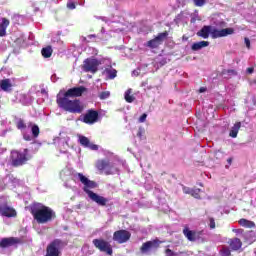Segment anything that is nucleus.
<instances>
[{"mask_svg": "<svg viewBox=\"0 0 256 256\" xmlns=\"http://www.w3.org/2000/svg\"><path fill=\"white\" fill-rule=\"evenodd\" d=\"M74 179L80 181V183L83 185L82 189L84 193L88 195L91 201L97 203V205H100V207H105V205L109 203V199L91 191V189H97V182L90 180L87 178V176L83 175V173H75Z\"/></svg>", "mask_w": 256, "mask_h": 256, "instance_id": "nucleus-1", "label": "nucleus"}, {"mask_svg": "<svg viewBox=\"0 0 256 256\" xmlns=\"http://www.w3.org/2000/svg\"><path fill=\"white\" fill-rule=\"evenodd\" d=\"M57 104L60 109L68 113H83V104L76 98H71L60 91L57 95Z\"/></svg>", "mask_w": 256, "mask_h": 256, "instance_id": "nucleus-2", "label": "nucleus"}, {"mask_svg": "<svg viewBox=\"0 0 256 256\" xmlns=\"http://www.w3.org/2000/svg\"><path fill=\"white\" fill-rule=\"evenodd\" d=\"M32 215L37 223H49V221L55 219V211L43 204L34 206L32 208Z\"/></svg>", "mask_w": 256, "mask_h": 256, "instance_id": "nucleus-3", "label": "nucleus"}, {"mask_svg": "<svg viewBox=\"0 0 256 256\" xmlns=\"http://www.w3.org/2000/svg\"><path fill=\"white\" fill-rule=\"evenodd\" d=\"M31 157L29 156V150L24 149L22 152L14 150L11 152V160L13 167H21L25 165Z\"/></svg>", "mask_w": 256, "mask_h": 256, "instance_id": "nucleus-4", "label": "nucleus"}, {"mask_svg": "<svg viewBox=\"0 0 256 256\" xmlns=\"http://www.w3.org/2000/svg\"><path fill=\"white\" fill-rule=\"evenodd\" d=\"M96 167L99 171H105L106 175H115L119 171L115 164L109 162V160H98Z\"/></svg>", "mask_w": 256, "mask_h": 256, "instance_id": "nucleus-5", "label": "nucleus"}, {"mask_svg": "<svg viewBox=\"0 0 256 256\" xmlns=\"http://www.w3.org/2000/svg\"><path fill=\"white\" fill-rule=\"evenodd\" d=\"M101 61L95 58H87L83 61L82 70L85 73H97Z\"/></svg>", "mask_w": 256, "mask_h": 256, "instance_id": "nucleus-6", "label": "nucleus"}, {"mask_svg": "<svg viewBox=\"0 0 256 256\" xmlns=\"http://www.w3.org/2000/svg\"><path fill=\"white\" fill-rule=\"evenodd\" d=\"M92 243L94 247H96V249H99L102 253H106L107 255H113V248L111 247V244L106 240L102 238L94 239Z\"/></svg>", "mask_w": 256, "mask_h": 256, "instance_id": "nucleus-7", "label": "nucleus"}, {"mask_svg": "<svg viewBox=\"0 0 256 256\" xmlns=\"http://www.w3.org/2000/svg\"><path fill=\"white\" fill-rule=\"evenodd\" d=\"M159 245H161V241H159V239L147 241L142 244L140 252L143 253L144 255H147L151 253V251L159 249Z\"/></svg>", "mask_w": 256, "mask_h": 256, "instance_id": "nucleus-8", "label": "nucleus"}, {"mask_svg": "<svg viewBox=\"0 0 256 256\" xmlns=\"http://www.w3.org/2000/svg\"><path fill=\"white\" fill-rule=\"evenodd\" d=\"M235 30L233 28L217 29L215 26H211L210 35L212 39H219L220 37H227V35H233Z\"/></svg>", "mask_w": 256, "mask_h": 256, "instance_id": "nucleus-9", "label": "nucleus"}, {"mask_svg": "<svg viewBox=\"0 0 256 256\" xmlns=\"http://www.w3.org/2000/svg\"><path fill=\"white\" fill-rule=\"evenodd\" d=\"M168 36H169V33L167 31L162 32L158 34L157 37H155L154 39L149 40L146 43V47H149L150 49H157L159 45H163V41H165V39H167Z\"/></svg>", "mask_w": 256, "mask_h": 256, "instance_id": "nucleus-10", "label": "nucleus"}, {"mask_svg": "<svg viewBox=\"0 0 256 256\" xmlns=\"http://www.w3.org/2000/svg\"><path fill=\"white\" fill-rule=\"evenodd\" d=\"M15 123L17 129L22 132L25 141H33V137L27 132V129H29V123H25V120L21 118L16 119Z\"/></svg>", "mask_w": 256, "mask_h": 256, "instance_id": "nucleus-11", "label": "nucleus"}, {"mask_svg": "<svg viewBox=\"0 0 256 256\" xmlns=\"http://www.w3.org/2000/svg\"><path fill=\"white\" fill-rule=\"evenodd\" d=\"M129 239H131V232L127 230H118L113 234V241H115L116 243H127Z\"/></svg>", "mask_w": 256, "mask_h": 256, "instance_id": "nucleus-12", "label": "nucleus"}, {"mask_svg": "<svg viewBox=\"0 0 256 256\" xmlns=\"http://www.w3.org/2000/svg\"><path fill=\"white\" fill-rule=\"evenodd\" d=\"M17 243H19V239L14 237L1 239L0 253H5V249H9V247H13V245H17Z\"/></svg>", "mask_w": 256, "mask_h": 256, "instance_id": "nucleus-13", "label": "nucleus"}, {"mask_svg": "<svg viewBox=\"0 0 256 256\" xmlns=\"http://www.w3.org/2000/svg\"><path fill=\"white\" fill-rule=\"evenodd\" d=\"M183 233L188 241H199L203 237V231H193L189 228H184Z\"/></svg>", "mask_w": 256, "mask_h": 256, "instance_id": "nucleus-14", "label": "nucleus"}, {"mask_svg": "<svg viewBox=\"0 0 256 256\" xmlns=\"http://www.w3.org/2000/svg\"><path fill=\"white\" fill-rule=\"evenodd\" d=\"M97 119H99V113L95 110H89L82 118L83 123L87 125H93V123H97Z\"/></svg>", "mask_w": 256, "mask_h": 256, "instance_id": "nucleus-15", "label": "nucleus"}, {"mask_svg": "<svg viewBox=\"0 0 256 256\" xmlns=\"http://www.w3.org/2000/svg\"><path fill=\"white\" fill-rule=\"evenodd\" d=\"M86 89L83 86L74 87L68 89L66 92L63 91V95L75 99V97H81L85 93Z\"/></svg>", "mask_w": 256, "mask_h": 256, "instance_id": "nucleus-16", "label": "nucleus"}, {"mask_svg": "<svg viewBox=\"0 0 256 256\" xmlns=\"http://www.w3.org/2000/svg\"><path fill=\"white\" fill-rule=\"evenodd\" d=\"M59 247H61L60 240H54L48 247L46 256H59Z\"/></svg>", "mask_w": 256, "mask_h": 256, "instance_id": "nucleus-17", "label": "nucleus"}, {"mask_svg": "<svg viewBox=\"0 0 256 256\" xmlns=\"http://www.w3.org/2000/svg\"><path fill=\"white\" fill-rule=\"evenodd\" d=\"M0 215H2V217H15L17 212L15 209L4 204L0 206Z\"/></svg>", "mask_w": 256, "mask_h": 256, "instance_id": "nucleus-18", "label": "nucleus"}, {"mask_svg": "<svg viewBox=\"0 0 256 256\" xmlns=\"http://www.w3.org/2000/svg\"><path fill=\"white\" fill-rule=\"evenodd\" d=\"M79 143L82 145V147H86L88 149H91V151H97L99 149V146L95 144H91V141H89V138L85 136H79Z\"/></svg>", "mask_w": 256, "mask_h": 256, "instance_id": "nucleus-19", "label": "nucleus"}, {"mask_svg": "<svg viewBox=\"0 0 256 256\" xmlns=\"http://www.w3.org/2000/svg\"><path fill=\"white\" fill-rule=\"evenodd\" d=\"M9 20L7 18H0V37L7 35V27H9Z\"/></svg>", "mask_w": 256, "mask_h": 256, "instance_id": "nucleus-20", "label": "nucleus"}, {"mask_svg": "<svg viewBox=\"0 0 256 256\" xmlns=\"http://www.w3.org/2000/svg\"><path fill=\"white\" fill-rule=\"evenodd\" d=\"M28 129H31L32 139H37V137H39L40 130L38 125L33 122H28Z\"/></svg>", "mask_w": 256, "mask_h": 256, "instance_id": "nucleus-21", "label": "nucleus"}, {"mask_svg": "<svg viewBox=\"0 0 256 256\" xmlns=\"http://www.w3.org/2000/svg\"><path fill=\"white\" fill-rule=\"evenodd\" d=\"M55 143H58L60 147H69V138L67 135H61L55 139Z\"/></svg>", "mask_w": 256, "mask_h": 256, "instance_id": "nucleus-22", "label": "nucleus"}, {"mask_svg": "<svg viewBox=\"0 0 256 256\" xmlns=\"http://www.w3.org/2000/svg\"><path fill=\"white\" fill-rule=\"evenodd\" d=\"M197 35L203 39H209V35H211V26H204L200 31H198Z\"/></svg>", "mask_w": 256, "mask_h": 256, "instance_id": "nucleus-23", "label": "nucleus"}, {"mask_svg": "<svg viewBox=\"0 0 256 256\" xmlns=\"http://www.w3.org/2000/svg\"><path fill=\"white\" fill-rule=\"evenodd\" d=\"M229 245L233 251H239V248L242 247L243 243L239 238H233L229 241Z\"/></svg>", "mask_w": 256, "mask_h": 256, "instance_id": "nucleus-24", "label": "nucleus"}, {"mask_svg": "<svg viewBox=\"0 0 256 256\" xmlns=\"http://www.w3.org/2000/svg\"><path fill=\"white\" fill-rule=\"evenodd\" d=\"M203 47H209V42L208 41L196 42L192 45L191 49L192 51H201Z\"/></svg>", "mask_w": 256, "mask_h": 256, "instance_id": "nucleus-25", "label": "nucleus"}, {"mask_svg": "<svg viewBox=\"0 0 256 256\" xmlns=\"http://www.w3.org/2000/svg\"><path fill=\"white\" fill-rule=\"evenodd\" d=\"M75 5H85V0H68L67 8L73 10L76 8Z\"/></svg>", "mask_w": 256, "mask_h": 256, "instance_id": "nucleus-26", "label": "nucleus"}, {"mask_svg": "<svg viewBox=\"0 0 256 256\" xmlns=\"http://www.w3.org/2000/svg\"><path fill=\"white\" fill-rule=\"evenodd\" d=\"M11 87H13V85L11 84V80L9 79L1 80L0 88L2 89V91H11Z\"/></svg>", "mask_w": 256, "mask_h": 256, "instance_id": "nucleus-27", "label": "nucleus"}, {"mask_svg": "<svg viewBox=\"0 0 256 256\" xmlns=\"http://www.w3.org/2000/svg\"><path fill=\"white\" fill-rule=\"evenodd\" d=\"M211 25H215V27H225V21L221 20L219 16H213L211 19Z\"/></svg>", "mask_w": 256, "mask_h": 256, "instance_id": "nucleus-28", "label": "nucleus"}, {"mask_svg": "<svg viewBox=\"0 0 256 256\" xmlns=\"http://www.w3.org/2000/svg\"><path fill=\"white\" fill-rule=\"evenodd\" d=\"M104 73L107 75L109 79H115L117 77V70L113 67H108L104 70Z\"/></svg>", "mask_w": 256, "mask_h": 256, "instance_id": "nucleus-29", "label": "nucleus"}, {"mask_svg": "<svg viewBox=\"0 0 256 256\" xmlns=\"http://www.w3.org/2000/svg\"><path fill=\"white\" fill-rule=\"evenodd\" d=\"M239 129H241V122H237L236 124H234L229 134L230 137L235 139L239 133Z\"/></svg>", "mask_w": 256, "mask_h": 256, "instance_id": "nucleus-30", "label": "nucleus"}, {"mask_svg": "<svg viewBox=\"0 0 256 256\" xmlns=\"http://www.w3.org/2000/svg\"><path fill=\"white\" fill-rule=\"evenodd\" d=\"M41 54L45 59H49V57L53 55V48H51V46H47L42 49Z\"/></svg>", "mask_w": 256, "mask_h": 256, "instance_id": "nucleus-31", "label": "nucleus"}, {"mask_svg": "<svg viewBox=\"0 0 256 256\" xmlns=\"http://www.w3.org/2000/svg\"><path fill=\"white\" fill-rule=\"evenodd\" d=\"M131 93H133V91L128 89L124 94V99L127 101V103H133V101H135V97L131 95Z\"/></svg>", "mask_w": 256, "mask_h": 256, "instance_id": "nucleus-32", "label": "nucleus"}, {"mask_svg": "<svg viewBox=\"0 0 256 256\" xmlns=\"http://www.w3.org/2000/svg\"><path fill=\"white\" fill-rule=\"evenodd\" d=\"M239 224L242 226V227H248L249 229L255 227V223L254 222H251L247 219H240L239 220Z\"/></svg>", "mask_w": 256, "mask_h": 256, "instance_id": "nucleus-33", "label": "nucleus"}, {"mask_svg": "<svg viewBox=\"0 0 256 256\" xmlns=\"http://www.w3.org/2000/svg\"><path fill=\"white\" fill-rule=\"evenodd\" d=\"M220 254L221 256H231V249H229V247H223L220 250Z\"/></svg>", "mask_w": 256, "mask_h": 256, "instance_id": "nucleus-34", "label": "nucleus"}, {"mask_svg": "<svg viewBox=\"0 0 256 256\" xmlns=\"http://www.w3.org/2000/svg\"><path fill=\"white\" fill-rule=\"evenodd\" d=\"M192 2L196 7H203L207 3V0H192Z\"/></svg>", "mask_w": 256, "mask_h": 256, "instance_id": "nucleus-35", "label": "nucleus"}, {"mask_svg": "<svg viewBox=\"0 0 256 256\" xmlns=\"http://www.w3.org/2000/svg\"><path fill=\"white\" fill-rule=\"evenodd\" d=\"M199 193H201L200 189H194L192 190V197H194L195 199H201V196L199 195Z\"/></svg>", "mask_w": 256, "mask_h": 256, "instance_id": "nucleus-36", "label": "nucleus"}, {"mask_svg": "<svg viewBox=\"0 0 256 256\" xmlns=\"http://www.w3.org/2000/svg\"><path fill=\"white\" fill-rule=\"evenodd\" d=\"M109 95H111L109 91L102 92L100 94V99H109Z\"/></svg>", "mask_w": 256, "mask_h": 256, "instance_id": "nucleus-37", "label": "nucleus"}, {"mask_svg": "<svg viewBox=\"0 0 256 256\" xmlns=\"http://www.w3.org/2000/svg\"><path fill=\"white\" fill-rule=\"evenodd\" d=\"M226 73L229 77H235V75H237V71L233 69L227 70Z\"/></svg>", "mask_w": 256, "mask_h": 256, "instance_id": "nucleus-38", "label": "nucleus"}, {"mask_svg": "<svg viewBox=\"0 0 256 256\" xmlns=\"http://www.w3.org/2000/svg\"><path fill=\"white\" fill-rule=\"evenodd\" d=\"M166 256H177V253L173 252L171 249H166L165 251Z\"/></svg>", "mask_w": 256, "mask_h": 256, "instance_id": "nucleus-39", "label": "nucleus"}, {"mask_svg": "<svg viewBox=\"0 0 256 256\" xmlns=\"http://www.w3.org/2000/svg\"><path fill=\"white\" fill-rule=\"evenodd\" d=\"M147 121V114H142L139 118V123H145Z\"/></svg>", "mask_w": 256, "mask_h": 256, "instance_id": "nucleus-40", "label": "nucleus"}, {"mask_svg": "<svg viewBox=\"0 0 256 256\" xmlns=\"http://www.w3.org/2000/svg\"><path fill=\"white\" fill-rule=\"evenodd\" d=\"M192 192H193V189L188 187H183V193H186V195H191Z\"/></svg>", "mask_w": 256, "mask_h": 256, "instance_id": "nucleus-41", "label": "nucleus"}, {"mask_svg": "<svg viewBox=\"0 0 256 256\" xmlns=\"http://www.w3.org/2000/svg\"><path fill=\"white\" fill-rule=\"evenodd\" d=\"M209 227L210 229H215V219L209 218Z\"/></svg>", "mask_w": 256, "mask_h": 256, "instance_id": "nucleus-42", "label": "nucleus"}, {"mask_svg": "<svg viewBox=\"0 0 256 256\" xmlns=\"http://www.w3.org/2000/svg\"><path fill=\"white\" fill-rule=\"evenodd\" d=\"M244 43H245L247 49H251V40H249V38H245Z\"/></svg>", "mask_w": 256, "mask_h": 256, "instance_id": "nucleus-43", "label": "nucleus"}, {"mask_svg": "<svg viewBox=\"0 0 256 256\" xmlns=\"http://www.w3.org/2000/svg\"><path fill=\"white\" fill-rule=\"evenodd\" d=\"M97 19H101V21H104V23H111V20L107 17L100 16L97 17Z\"/></svg>", "mask_w": 256, "mask_h": 256, "instance_id": "nucleus-44", "label": "nucleus"}, {"mask_svg": "<svg viewBox=\"0 0 256 256\" xmlns=\"http://www.w3.org/2000/svg\"><path fill=\"white\" fill-rule=\"evenodd\" d=\"M51 81H52L53 83H55V82L57 81V74H53V75L51 76Z\"/></svg>", "mask_w": 256, "mask_h": 256, "instance_id": "nucleus-45", "label": "nucleus"}, {"mask_svg": "<svg viewBox=\"0 0 256 256\" xmlns=\"http://www.w3.org/2000/svg\"><path fill=\"white\" fill-rule=\"evenodd\" d=\"M234 233H236L237 235L243 233V230L242 229H234L233 230Z\"/></svg>", "mask_w": 256, "mask_h": 256, "instance_id": "nucleus-46", "label": "nucleus"}, {"mask_svg": "<svg viewBox=\"0 0 256 256\" xmlns=\"http://www.w3.org/2000/svg\"><path fill=\"white\" fill-rule=\"evenodd\" d=\"M132 75H133L134 77H138V75H139V69L134 70V71L132 72Z\"/></svg>", "mask_w": 256, "mask_h": 256, "instance_id": "nucleus-47", "label": "nucleus"}, {"mask_svg": "<svg viewBox=\"0 0 256 256\" xmlns=\"http://www.w3.org/2000/svg\"><path fill=\"white\" fill-rule=\"evenodd\" d=\"M205 91H207V88H205V87H201L199 89V93H205Z\"/></svg>", "mask_w": 256, "mask_h": 256, "instance_id": "nucleus-48", "label": "nucleus"}, {"mask_svg": "<svg viewBox=\"0 0 256 256\" xmlns=\"http://www.w3.org/2000/svg\"><path fill=\"white\" fill-rule=\"evenodd\" d=\"M247 73H249V74L253 73V68H248Z\"/></svg>", "mask_w": 256, "mask_h": 256, "instance_id": "nucleus-49", "label": "nucleus"}, {"mask_svg": "<svg viewBox=\"0 0 256 256\" xmlns=\"http://www.w3.org/2000/svg\"><path fill=\"white\" fill-rule=\"evenodd\" d=\"M93 37H95V34L89 35L88 39H93Z\"/></svg>", "mask_w": 256, "mask_h": 256, "instance_id": "nucleus-50", "label": "nucleus"}, {"mask_svg": "<svg viewBox=\"0 0 256 256\" xmlns=\"http://www.w3.org/2000/svg\"><path fill=\"white\" fill-rule=\"evenodd\" d=\"M93 37H95V34L89 35L88 39H93Z\"/></svg>", "mask_w": 256, "mask_h": 256, "instance_id": "nucleus-51", "label": "nucleus"}, {"mask_svg": "<svg viewBox=\"0 0 256 256\" xmlns=\"http://www.w3.org/2000/svg\"><path fill=\"white\" fill-rule=\"evenodd\" d=\"M6 179H13V176H12V175H8V176L6 177Z\"/></svg>", "mask_w": 256, "mask_h": 256, "instance_id": "nucleus-52", "label": "nucleus"}, {"mask_svg": "<svg viewBox=\"0 0 256 256\" xmlns=\"http://www.w3.org/2000/svg\"><path fill=\"white\" fill-rule=\"evenodd\" d=\"M13 183H18L17 178H13Z\"/></svg>", "mask_w": 256, "mask_h": 256, "instance_id": "nucleus-53", "label": "nucleus"}, {"mask_svg": "<svg viewBox=\"0 0 256 256\" xmlns=\"http://www.w3.org/2000/svg\"><path fill=\"white\" fill-rule=\"evenodd\" d=\"M101 33H105V28L104 27H102Z\"/></svg>", "mask_w": 256, "mask_h": 256, "instance_id": "nucleus-54", "label": "nucleus"}, {"mask_svg": "<svg viewBox=\"0 0 256 256\" xmlns=\"http://www.w3.org/2000/svg\"><path fill=\"white\" fill-rule=\"evenodd\" d=\"M228 163H231V158L228 159Z\"/></svg>", "mask_w": 256, "mask_h": 256, "instance_id": "nucleus-55", "label": "nucleus"}, {"mask_svg": "<svg viewBox=\"0 0 256 256\" xmlns=\"http://www.w3.org/2000/svg\"><path fill=\"white\" fill-rule=\"evenodd\" d=\"M42 93H47V92H45V90H42Z\"/></svg>", "mask_w": 256, "mask_h": 256, "instance_id": "nucleus-56", "label": "nucleus"}]
</instances>
